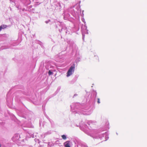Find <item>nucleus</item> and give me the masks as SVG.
Returning <instances> with one entry per match:
<instances>
[{"instance_id": "1", "label": "nucleus", "mask_w": 147, "mask_h": 147, "mask_svg": "<svg viewBox=\"0 0 147 147\" xmlns=\"http://www.w3.org/2000/svg\"><path fill=\"white\" fill-rule=\"evenodd\" d=\"M75 67L74 66H71L68 71L67 73V76L69 77L72 74L73 72L74 71Z\"/></svg>"}, {"instance_id": "2", "label": "nucleus", "mask_w": 147, "mask_h": 147, "mask_svg": "<svg viewBox=\"0 0 147 147\" xmlns=\"http://www.w3.org/2000/svg\"><path fill=\"white\" fill-rule=\"evenodd\" d=\"M64 145L65 147H71L69 141H67L65 142Z\"/></svg>"}, {"instance_id": "3", "label": "nucleus", "mask_w": 147, "mask_h": 147, "mask_svg": "<svg viewBox=\"0 0 147 147\" xmlns=\"http://www.w3.org/2000/svg\"><path fill=\"white\" fill-rule=\"evenodd\" d=\"M7 26L5 25H3L0 26V31H1L2 29L5 28L7 27Z\"/></svg>"}, {"instance_id": "4", "label": "nucleus", "mask_w": 147, "mask_h": 147, "mask_svg": "<svg viewBox=\"0 0 147 147\" xmlns=\"http://www.w3.org/2000/svg\"><path fill=\"white\" fill-rule=\"evenodd\" d=\"M61 137H62L63 139V140H65L67 138L66 136L65 135H63L61 136Z\"/></svg>"}, {"instance_id": "5", "label": "nucleus", "mask_w": 147, "mask_h": 147, "mask_svg": "<svg viewBox=\"0 0 147 147\" xmlns=\"http://www.w3.org/2000/svg\"><path fill=\"white\" fill-rule=\"evenodd\" d=\"M48 74L49 75H51L53 74V73L52 72H51L50 70H49V71Z\"/></svg>"}, {"instance_id": "6", "label": "nucleus", "mask_w": 147, "mask_h": 147, "mask_svg": "<svg viewBox=\"0 0 147 147\" xmlns=\"http://www.w3.org/2000/svg\"><path fill=\"white\" fill-rule=\"evenodd\" d=\"M97 102L98 104H99L100 103V99L99 98H98Z\"/></svg>"}, {"instance_id": "7", "label": "nucleus", "mask_w": 147, "mask_h": 147, "mask_svg": "<svg viewBox=\"0 0 147 147\" xmlns=\"http://www.w3.org/2000/svg\"><path fill=\"white\" fill-rule=\"evenodd\" d=\"M1 145L0 144V147H1Z\"/></svg>"}]
</instances>
